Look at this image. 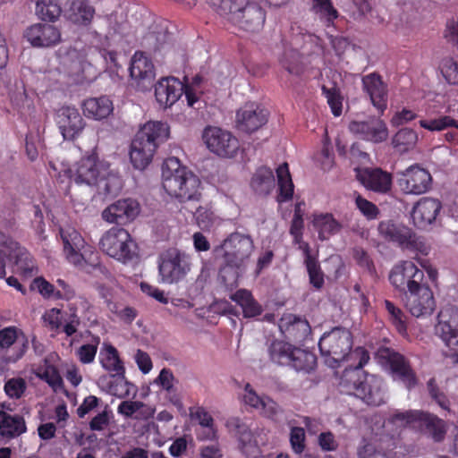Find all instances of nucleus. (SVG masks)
<instances>
[{
	"label": "nucleus",
	"instance_id": "864d4df0",
	"mask_svg": "<svg viewBox=\"0 0 458 458\" xmlns=\"http://www.w3.org/2000/svg\"><path fill=\"white\" fill-rule=\"evenodd\" d=\"M38 377L47 382L55 391L64 386L63 378L59 370L54 365H47Z\"/></svg>",
	"mask_w": 458,
	"mask_h": 458
},
{
	"label": "nucleus",
	"instance_id": "ea45409f",
	"mask_svg": "<svg viewBox=\"0 0 458 458\" xmlns=\"http://www.w3.org/2000/svg\"><path fill=\"white\" fill-rule=\"evenodd\" d=\"M94 9L86 2L76 0L72 2L67 12L68 19L74 24L87 25L90 22Z\"/></svg>",
	"mask_w": 458,
	"mask_h": 458
},
{
	"label": "nucleus",
	"instance_id": "0e129e2a",
	"mask_svg": "<svg viewBox=\"0 0 458 458\" xmlns=\"http://www.w3.org/2000/svg\"><path fill=\"white\" fill-rule=\"evenodd\" d=\"M19 204L16 199L5 200L4 208L2 209V216L5 220L4 226L12 228L15 225V215L18 211Z\"/></svg>",
	"mask_w": 458,
	"mask_h": 458
},
{
	"label": "nucleus",
	"instance_id": "2f4dec72",
	"mask_svg": "<svg viewBox=\"0 0 458 458\" xmlns=\"http://www.w3.org/2000/svg\"><path fill=\"white\" fill-rule=\"evenodd\" d=\"M276 179L271 168L259 167L252 174L250 186L256 195L267 197L274 190Z\"/></svg>",
	"mask_w": 458,
	"mask_h": 458
},
{
	"label": "nucleus",
	"instance_id": "6e6d98bb",
	"mask_svg": "<svg viewBox=\"0 0 458 458\" xmlns=\"http://www.w3.org/2000/svg\"><path fill=\"white\" fill-rule=\"evenodd\" d=\"M27 388L25 379L22 377H13L7 380L4 390L10 398L19 399L22 396Z\"/></svg>",
	"mask_w": 458,
	"mask_h": 458
},
{
	"label": "nucleus",
	"instance_id": "f3484780",
	"mask_svg": "<svg viewBox=\"0 0 458 458\" xmlns=\"http://www.w3.org/2000/svg\"><path fill=\"white\" fill-rule=\"evenodd\" d=\"M432 182L429 172L418 165L408 167L398 179L400 189L406 194L420 195L427 192Z\"/></svg>",
	"mask_w": 458,
	"mask_h": 458
},
{
	"label": "nucleus",
	"instance_id": "a211bd4d",
	"mask_svg": "<svg viewBox=\"0 0 458 458\" xmlns=\"http://www.w3.org/2000/svg\"><path fill=\"white\" fill-rule=\"evenodd\" d=\"M140 206L131 198L121 199L106 208L102 217L108 223L126 225L132 222L140 214Z\"/></svg>",
	"mask_w": 458,
	"mask_h": 458
},
{
	"label": "nucleus",
	"instance_id": "412c9836",
	"mask_svg": "<svg viewBox=\"0 0 458 458\" xmlns=\"http://www.w3.org/2000/svg\"><path fill=\"white\" fill-rule=\"evenodd\" d=\"M225 425L238 438L239 447L243 454L247 457H256L259 454V446L251 430L240 418H230Z\"/></svg>",
	"mask_w": 458,
	"mask_h": 458
},
{
	"label": "nucleus",
	"instance_id": "4468645a",
	"mask_svg": "<svg viewBox=\"0 0 458 458\" xmlns=\"http://www.w3.org/2000/svg\"><path fill=\"white\" fill-rule=\"evenodd\" d=\"M258 0H242V6L232 17V23L240 29L250 31H259L266 21V12L258 4Z\"/></svg>",
	"mask_w": 458,
	"mask_h": 458
},
{
	"label": "nucleus",
	"instance_id": "a18cd8bd",
	"mask_svg": "<svg viewBox=\"0 0 458 458\" xmlns=\"http://www.w3.org/2000/svg\"><path fill=\"white\" fill-rule=\"evenodd\" d=\"M203 143H229L235 137L226 130L216 126H207L202 132Z\"/></svg>",
	"mask_w": 458,
	"mask_h": 458
},
{
	"label": "nucleus",
	"instance_id": "473e14b6",
	"mask_svg": "<svg viewBox=\"0 0 458 458\" xmlns=\"http://www.w3.org/2000/svg\"><path fill=\"white\" fill-rule=\"evenodd\" d=\"M99 361L102 367L114 377L123 378L125 368L123 361L119 356L115 347L111 344L106 345L99 353Z\"/></svg>",
	"mask_w": 458,
	"mask_h": 458
},
{
	"label": "nucleus",
	"instance_id": "6ab92c4d",
	"mask_svg": "<svg viewBox=\"0 0 458 458\" xmlns=\"http://www.w3.org/2000/svg\"><path fill=\"white\" fill-rule=\"evenodd\" d=\"M24 37L34 47H51L61 42V31L55 25L36 23L29 27Z\"/></svg>",
	"mask_w": 458,
	"mask_h": 458
},
{
	"label": "nucleus",
	"instance_id": "c85d7f7f",
	"mask_svg": "<svg viewBox=\"0 0 458 458\" xmlns=\"http://www.w3.org/2000/svg\"><path fill=\"white\" fill-rule=\"evenodd\" d=\"M350 131L360 135L362 140L380 143L387 139L386 125L381 120H370L367 122L352 121L349 124Z\"/></svg>",
	"mask_w": 458,
	"mask_h": 458
},
{
	"label": "nucleus",
	"instance_id": "c9c22d12",
	"mask_svg": "<svg viewBox=\"0 0 458 458\" xmlns=\"http://www.w3.org/2000/svg\"><path fill=\"white\" fill-rule=\"evenodd\" d=\"M231 300L241 306L244 318H255L263 311L262 306L255 300L252 293L246 289L237 290L231 295Z\"/></svg>",
	"mask_w": 458,
	"mask_h": 458
},
{
	"label": "nucleus",
	"instance_id": "7c9ffc66",
	"mask_svg": "<svg viewBox=\"0 0 458 458\" xmlns=\"http://www.w3.org/2000/svg\"><path fill=\"white\" fill-rule=\"evenodd\" d=\"M362 84L374 106L380 111L385 110L387 102V92L381 77L376 73L366 75L362 78Z\"/></svg>",
	"mask_w": 458,
	"mask_h": 458
},
{
	"label": "nucleus",
	"instance_id": "a878e982",
	"mask_svg": "<svg viewBox=\"0 0 458 458\" xmlns=\"http://www.w3.org/2000/svg\"><path fill=\"white\" fill-rule=\"evenodd\" d=\"M57 123L65 140H73L84 127L79 111L71 106H63L58 110Z\"/></svg>",
	"mask_w": 458,
	"mask_h": 458
},
{
	"label": "nucleus",
	"instance_id": "aec40b11",
	"mask_svg": "<svg viewBox=\"0 0 458 458\" xmlns=\"http://www.w3.org/2000/svg\"><path fill=\"white\" fill-rule=\"evenodd\" d=\"M436 334L449 348L458 346V309L451 308L441 311L438 315V323L436 326Z\"/></svg>",
	"mask_w": 458,
	"mask_h": 458
},
{
	"label": "nucleus",
	"instance_id": "dca6fc26",
	"mask_svg": "<svg viewBox=\"0 0 458 458\" xmlns=\"http://www.w3.org/2000/svg\"><path fill=\"white\" fill-rule=\"evenodd\" d=\"M267 120V110L255 104H246L236 112L235 128L240 132L251 134L264 126Z\"/></svg>",
	"mask_w": 458,
	"mask_h": 458
},
{
	"label": "nucleus",
	"instance_id": "79ce46f5",
	"mask_svg": "<svg viewBox=\"0 0 458 458\" xmlns=\"http://www.w3.org/2000/svg\"><path fill=\"white\" fill-rule=\"evenodd\" d=\"M385 308L388 314V320L398 334L403 337L408 335L407 317L404 312L391 301H385Z\"/></svg>",
	"mask_w": 458,
	"mask_h": 458
},
{
	"label": "nucleus",
	"instance_id": "69168bd1",
	"mask_svg": "<svg viewBox=\"0 0 458 458\" xmlns=\"http://www.w3.org/2000/svg\"><path fill=\"white\" fill-rule=\"evenodd\" d=\"M353 257L357 264L366 269L371 276L376 275V267L370 256L363 249H356Z\"/></svg>",
	"mask_w": 458,
	"mask_h": 458
},
{
	"label": "nucleus",
	"instance_id": "ddd939ff",
	"mask_svg": "<svg viewBox=\"0 0 458 458\" xmlns=\"http://www.w3.org/2000/svg\"><path fill=\"white\" fill-rule=\"evenodd\" d=\"M29 339L22 329L10 326L2 328V362H16L28 350Z\"/></svg>",
	"mask_w": 458,
	"mask_h": 458
},
{
	"label": "nucleus",
	"instance_id": "052dcab7",
	"mask_svg": "<svg viewBox=\"0 0 458 458\" xmlns=\"http://www.w3.org/2000/svg\"><path fill=\"white\" fill-rule=\"evenodd\" d=\"M441 72L449 84L458 83V64L452 58L445 59L442 62Z\"/></svg>",
	"mask_w": 458,
	"mask_h": 458
},
{
	"label": "nucleus",
	"instance_id": "4be33fe9",
	"mask_svg": "<svg viewBox=\"0 0 458 458\" xmlns=\"http://www.w3.org/2000/svg\"><path fill=\"white\" fill-rule=\"evenodd\" d=\"M97 146H95L92 153L82 157L76 165L74 171L70 170V178L78 185H93L96 184L100 176L98 168V154L96 153Z\"/></svg>",
	"mask_w": 458,
	"mask_h": 458
},
{
	"label": "nucleus",
	"instance_id": "2eb2a0df",
	"mask_svg": "<svg viewBox=\"0 0 458 458\" xmlns=\"http://www.w3.org/2000/svg\"><path fill=\"white\" fill-rule=\"evenodd\" d=\"M405 306L416 318L429 316L436 308V301L429 285L425 282L405 294Z\"/></svg>",
	"mask_w": 458,
	"mask_h": 458
},
{
	"label": "nucleus",
	"instance_id": "f03ea898",
	"mask_svg": "<svg viewBox=\"0 0 458 458\" xmlns=\"http://www.w3.org/2000/svg\"><path fill=\"white\" fill-rule=\"evenodd\" d=\"M201 182L182 165L177 157L165 159L162 165V186L165 192L179 202L199 200Z\"/></svg>",
	"mask_w": 458,
	"mask_h": 458
},
{
	"label": "nucleus",
	"instance_id": "13d9d810",
	"mask_svg": "<svg viewBox=\"0 0 458 458\" xmlns=\"http://www.w3.org/2000/svg\"><path fill=\"white\" fill-rule=\"evenodd\" d=\"M355 204L360 213L368 219H376L379 214L378 208L360 195L355 198Z\"/></svg>",
	"mask_w": 458,
	"mask_h": 458
},
{
	"label": "nucleus",
	"instance_id": "5701e85b",
	"mask_svg": "<svg viewBox=\"0 0 458 458\" xmlns=\"http://www.w3.org/2000/svg\"><path fill=\"white\" fill-rule=\"evenodd\" d=\"M154 87L156 99L164 108L170 107L176 103L184 90V84L174 77L161 78Z\"/></svg>",
	"mask_w": 458,
	"mask_h": 458
},
{
	"label": "nucleus",
	"instance_id": "e2e57ef3",
	"mask_svg": "<svg viewBox=\"0 0 458 458\" xmlns=\"http://www.w3.org/2000/svg\"><path fill=\"white\" fill-rule=\"evenodd\" d=\"M420 126L429 131H441L455 124V121L449 116H442L438 119L421 120Z\"/></svg>",
	"mask_w": 458,
	"mask_h": 458
},
{
	"label": "nucleus",
	"instance_id": "c03bdc74",
	"mask_svg": "<svg viewBox=\"0 0 458 458\" xmlns=\"http://www.w3.org/2000/svg\"><path fill=\"white\" fill-rule=\"evenodd\" d=\"M208 4L220 16L232 22L233 15L242 6V0H206Z\"/></svg>",
	"mask_w": 458,
	"mask_h": 458
},
{
	"label": "nucleus",
	"instance_id": "b1692460",
	"mask_svg": "<svg viewBox=\"0 0 458 458\" xmlns=\"http://www.w3.org/2000/svg\"><path fill=\"white\" fill-rule=\"evenodd\" d=\"M61 237L68 261L76 267H82L86 263L85 253L81 252L86 247L83 237L75 229L61 230Z\"/></svg>",
	"mask_w": 458,
	"mask_h": 458
},
{
	"label": "nucleus",
	"instance_id": "bf43d9fd",
	"mask_svg": "<svg viewBox=\"0 0 458 458\" xmlns=\"http://www.w3.org/2000/svg\"><path fill=\"white\" fill-rule=\"evenodd\" d=\"M99 343V338H97V341L94 344H82L76 352L79 360L83 364H89L94 361L98 346Z\"/></svg>",
	"mask_w": 458,
	"mask_h": 458
},
{
	"label": "nucleus",
	"instance_id": "20e7f679",
	"mask_svg": "<svg viewBox=\"0 0 458 458\" xmlns=\"http://www.w3.org/2000/svg\"><path fill=\"white\" fill-rule=\"evenodd\" d=\"M267 352L273 363L289 367L298 372L309 373L317 364L315 354L282 340H274Z\"/></svg>",
	"mask_w": 458,
	"mask_h": 458
},
{
	"label": "nucleus",
	"instance_id": "5fc2aeb1",
	"mask_svg": "<svg viewBox=\"0 0 458 458\" xmlns=\"http://www.w3.org/2000/svg\"><path fill=\"white\" fill-rule=\"evenodd\" d=\"M110 389L113 394L119 398L129 397L131 393L135 396L137 392L136 386L130 383L125 377L123 378L116 377L115 383L110 385Z\"/></svg>",
	"mask_w": 458,
	"mask_h": 458
},
{
	"label": "nucleus",
	"instance_id": "4d7b16f0",
	"mask_svg": "<svg viewBox=\"0 0 458 458\" xmlns=\"http://www.w3.org/2000/svg\"><path fill=\"white\" fill-rule=\"evenodd\" d=\"M30 288L31 290H38L45 299L55 300L56 289L55 285L42 276L35 277L30 284Z\"/></svg>",
	"mask_w": 458,
	"mask_h": 458
},
{
	"label": "nucleus",
	"instance_id": "4c0bfd02",
	"mask_svg": "<svg viewBox=\"0 0 458 458\" xmlns=\"http://www.w3.org/2000/svg\"><path fill=\"white\" fill-rule=\"evenodd\" d=\"M312 224L318 231V238L321 241L327 240L331 235L337 233L342 228L341 224L330 213L315 215Z\"/></svg>",
	"mask_w": 458,
	"mask_h": 458
},
{
	"label": "nucleus",
	"instance_id": "49530a36",
	"mask_svg": "<svg viewBox=\"0 0 458 458\" xmlns=\"http://www.w3.org/2000/svg\"><path fill=\"white\" fill-rule=\"evenodd\" d=\"M195 418L199 420L200 426H202L206 432L199 434V439H213L216 437V431L214 428V420L212 416L203 408H198L195 412Z\"/></svg>",
	"mask_w": 458,
	"mask_h": 458
},
{
	"label": "nucleus",
	"instance_id": "bb28decb",
	"mask_svg": "<svg viewBox=\"0 0 458 458\" xmlns=\"http://www.w3.org/2000/svg\"><path fill=\"white\" fill-rule=\"evenodd\" d=\"M415 428L437 443L445 439L447 431L445 420L423 411H420Z\"/></svg>",
	"mask_w": 458,
	"mask_h": 458
},
{
	"label": "nucleus",
	"instance_id": "9b49d317",
	"mask_svg": "<svg viewBox=\"0 0 458 458\" xmlns=\"http://www.w3.org/2000/svg\"><path fill=\"white\" fill-rule=\"evenodd\" d=\"M424 278V271L411 260L400 261L393 267L389 274L390 284L404 295L425 283Z\"/></svg>",
	"mask_w": 458,
	"mask_h": 458
},
{
	"label": "nucleus",
	"instance_id": "f704fd0d",
	"mask_svg": "<svg viewBox=\"0 0 458 458\" xmlns=\"http://www.w3.org/2000/svg\"><path fill=\"white\" fill-rule=\"evenodd\" d=\"M276 174L278 186L276 200L278 203L287 202L293 199L294 191V185L288 163L284 162L281 164L276 169Z\"/></svg>",
	"mask_w": 458,
	"mask_h": 458
},
{
	"label": "nucleus",
	"instance_id": "9d476101",
	"mask_svg": "<svg viewBox=\"0 0 458 458\" xmlns=\"http://www.w3.org/2000/svg\"><path fill=\"white\" fill-rule=\"evenodd\" d=\"M191 257L184 251L171 248L159 256L158 273L164 284H177L191 271Z\"/></svg>",
	"mask_w": 458,
	"mask_h": 458
},
{
	"label": "nucleus",
	"instance_id": "8fccbe9b",
	"mask_svg": "<svg viewBox=\"0 0 458 458\" xmlns=\"http://www.w3.org/2000/svg\"><path fill=\"white\" fill-rule=\"evenodd\" d=\"M305 267L309 275L310 284L316 290H320L324 286L325 278L318 259H316L313 261L306 263Z\"/></svg>",
	"mask_w": 458,
	"mask_h": 458
},
{
	"label": "nucleus",
	"instance_id": "3c124183",
	"mask_svg": "<svg viewBox=\"0 0 458 458\" xmlns=\"http://www.w3.org/2000/svg\"><path fill=\"white\" fill-rule=\"evenodd\" d=\"M419 413V410L396 411L390 417L389 421L399 427L412 426L415 428Z\"/></svg>",
	"mask_w": 458,
	"mask_h": 458
},
{
	"label": "nucleus",
	"instance_id": "6e6552de",
	"mask_svg": "<svg viewBox=\"0 0 458 458\" xmlns=\"http://www.w3.org/2000/svg\"><path fill=\"white\" fill-rule=\"evenodd\" d=\"M377 357L393 380L402 383L408 390L413 389L418 385L417 374L403 354L392 348L381 347L377 351Z\"/></svg>",
	"mask_w": 458,
	"mask_h": 458
},
{
	"label": "nucleus",
	"instance_id": "774afa93",
	"mask_svg": "<svg viewBox=\"0 0 458 458\" xmlns=\"http://www.w3.org/2000/svg\"><path fill=\"white\" fill-rule=\"evenodd\" d=\"M313 3L315 12L325 15L328 21L337 17V12L333 7L330 0H313Z\"/></svg>",
	"mask_w": 458,
	"mask_h": 458
},
{
	"label": "nucleus",
	"instance_id": "338daca9",
	"mask_svg": "<svg viewBox=\"0 0 458 458\" xmlns=\"http://www.w3.org/2000/svg\"><path fill=\"white\" fill-rule=\"evenodd\" d=\"M262 414L273 420H276L280 413L283 412L281 407L271 398L265 396L259 409Z\"/></svg>",
	"mask_w": 458,
	"mask_h": 458
},
{
	"label": "nucleus",
	"instance_id": "c756f323",
	"mask_svg": "<svg viewBox=\"0 0 458 458\" xmlns=\"http://www.w3.org/2000/svg\"><path fill=\"white\" fill-rule=\"evenodd\" d=\"M170 138V127L166 123L149 121L143 124L132 143H161Z\"/></svg>",
	"mask_w": 458,
	"mask_h": 458
},
{
	"label": "nucleus",
	"instance_id": "393cba45",
	"mask_svg": "<svg viewBox=\"0 0 458 458\" xmlns=\"http://www.w3.org/2000/svg\"><path fill=\"white\" fill-rule=\"evenodd\" d=\"M442 204L437 199L423 197L413 207L411 218L415 226L425 228L438 216Z\"/></svg>",
	"mask_w": 458,
	"mask_h": 458
},
{
	"label": "nucleus",
	"instance_id": "423d86ee",
	"mask_svg": "<svg viewBox=\"0 0 458 458\" xmlns=\"http://www.w3.org/2000/svg\"><path fill=\"white\" fill-rule=\"evenodd\" d=\"M100 249L109 257L128 264L138 258V246L129 232L123 228L112 227L100 239Z\"/></svg>",
	"mask_w": 458,
	"mask_h": 458
},
{
	"label": "nucleus",
	"instance_id": "e433bc0d",
	"mask_svg": "<svg viewBox=\"0 0 458 458\" xmlns=\"http://www.w3.org/2000/svg\"><path fill=\"white\" fill-rule=\"evenodd\" d=\"M5 408V404L2 403V438L17 437L27 429L25 420L21 415L7 414L4 411Z\"/></svg>",
	"mask_w": 458,
	"mask_h": 458
},
{
	"label": "nucleus",
	"instance_id": "39448f33",
	"mask_svg": "<svg viewBox=\"0 0 458 458\" xmlns=\"http://www.w3.org/2000/svg\"><path fill=\"white\" fill-rule=\"evenodd\" d=\"M352 344L351 331L336 327L323 334L318 342V348L321 355L326 358V362L335 368L341 361L350 360L351 353L354 350Z\"/></svg>",
	"mask_w": 458,
	"mask_h": 458
},
{
	"label": "nucleus",
	"instance_id": "f257e3e1",
	"mask_svg": "<svg viewBox=\"0 0 458 458\" xmlns=\"http://www.w3.org/2000/svg\"><path fill=\"white\" fill-rule=\"evenodd\" d=\"M369 360V352L364 347H356L348 360L350 364L340 377L339 387L342 393L353 394L368 405L379 406L385 403L383 381L363 370Z\"/></svg>",
	"mask_w": 458,
	"mask_h": 458
},
{
	"label": "nucleus",
	"instance_id": "de8ad7c7",
	"mask_svg": "<svg viewBox=\"0 0 458 458\" xmlns=\"http://www.w3.org/2000/svg\"><path fill=\"white\" fill-rule=\"evenodd\" d=\"M427 388L429 396L434 400L438 406L446 411H450V401L447 395L438 387L437 381L434 377H431L427 382Z\"/></svg>",
	"mask_w": 458,
	"mask_h": 458
},
{
	"label": "nucleus",
	"instance_id": "37998d69",
	"mask_svg": "<svg viewBox=\"0 0 458 458\" xmlns=\"http://www.w3.org/2000/svg\"><path fill=\"white\" fill-rule=\"evenodd\" d=\"M286 331L296 340H304L311 332L307 319L295 315L287 318Z\"/></svg>",
	"mask_w": 458,
	"mask_h": 458
},
{
	"label": "nucleus",
	"instance_id": "f8f14e48",
	"mask_svg": "<svg viewBox=\"0 0 458 458\" xmlns=\"http://www.w3.org/2000/svg\"><path fill=\"white\" fill-rule=\"evenodd\" d=\"M131 85L140 91H149L155 85V66L143 52H136L129 67Z\"/></svg>",
	"mask_w": 458,
	"mask_h": 458
},
{
	"label": "nucleus",
	"instance_id": "a19ab883",
	"mask_svg": "<svg viewBox=\"0 0 458 458\" xmlns=\"http://www.w3.org/2000/svg\"><path fill=\"white\" fill-rule=\"evenodd\" d=\"M35 12L41 21L55 22L61 16L62 8L57 0H38Z\"/></svg>",
	"mask_w": 458,
	"mask_h": 458
},
{
	"label": "nucleus",
	"instance_id": "7ed1b4c3",
	"mask_svg": "<svg viewBox=\"0 0 458 458\" xmlns=\"http://www.w3.org/2000/svg\"><path fill=\"white\" fill-rule=\"evenodd\" d=\"M254 250V242L248 234L234 232L229 234L223 242L214 248V255L223 259L225 267L237 271L245 270L250 255Z\"/></svg>",
	"mask_w": 458,
	"mask_h": 458
},
{
	"label": "nucleus",
	"instance_id": "cd10ccee",
	"mask_svg": "<svg viewBox=\"0 0 458 458\" xmlns=\"http://www.w3.org/2000/svg\"><path fill=\"white\" fill-rule=\"evenodd\" d=\"M356 177L367 189L376 192H387L392 184L391 175L379 168H356Z\"/></svg>",
	"mask_w": 458,
	"mask_h": 458
},
{
	"label": "nucleus",
	"instance_id": "58836bf2",
	"mask_svg": "<svg viewBox=\"0 0 458 458\" xmlns=\"http://www.w3.org/2000/svg\"><path fill=\"white\" fill-rule=\"evenodd\" d=\"M158 145H131L130 160L135 169L144 170L152 161Z\"/></svg>",
	"mask_w": 458,
	"mask_h": 458
},
{
	"label": "nucleus",
	"instance_id": "680f3d73",
	"mask_svg": "<svg viewBox=\"0 0 458 458\" xmlns=\"http://www.w3.org/2000/svg\"><path fill=\"white\" fill-rule=\"evenodd\" d=\"M290 443L295 454H301L305 449V431L301 427H293L290 432Z\"/></svg>",
	"mask_w": 458,
	"mask_h": 458
},
{
	"label": "nucleus",
	"instance_id": "72a5a7b5",
	"mask_svg": "<svg viewBox=\"0 0 458 458\" xmlns=\"http://www.w3.org/2000/svg\"><path fill=\"white\" fill-rule=\"evenodd\" d=\"M82 108L87 117L96 120L106 118L114 110L112 101L106 96L86 99Z\"/></svg>",
	"mask_w": 458,
	"mask_h": 458
},
{
	"label": "nucleus",
	"instance_id": "1a4fd4ad",
	"mask_svg": "<svg viewBox=\"0 0 458 458\" xmlns=\"http://www.w3.org/2000/svg\"><path fill=\"white\" fill-rule=\"evenodd\" d=\"M379 235L386 241L396 244L402 250L428 255L429 247L422 237L418 236L411 228L397 225L391 220L381 221L378 225Z\"/></svg>",
	"mask_w": 458,
	"mask_h": 458
},
{
	"label": "nucleus",
	"instance_id": "603ef678",
	"mask_svg": "<svg viewBox=\"0 0 458 458\" xmlns=\"http://www.w3.org/2000/svg\"><path fill=\"white\" fill-rule=\"evenodd\" d=\"M322 92L327 99L333 114L339 116L342 114V97L339 89L336 87L327 88L324 85L322 86Z\"/></svg>",
	"mask_w": 458,
	"mask_h": 458
},
{
	"label": "nucleus",
	"instance_id": "09e8293b",
	"mask_svg": "<svg viewBox=\"0 0 458 458\" xmlns=\"http://www.w3.org/2000/svg\"><path fill=\"white\" fill-rule=\"evenodd\" d=\"M282 64L284 68L291 74L300 75L304 70L301 55L296 50L286 51Z\"/></svg>",
	"mask_w": 458,
	"mask_h": 458
},
{
	"label": "nucleus",
	"instance_id": "0eeeda50",
	"mask_svg": "<svg viewBox=\"0 0 458 458\" xmlns=\"http://www.w3.org/2000/svg\"><path fill=\"white\" fill-rule=\"evenodd\" d=\"M12 266L13 271L24 278H30L38 273V267L32 255L17 242L2 234V277L5 266Z\"/></svg>",
	"mask_w": 458,
	"mask_h": 458
}]
</instances>
